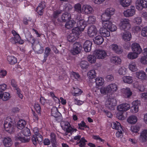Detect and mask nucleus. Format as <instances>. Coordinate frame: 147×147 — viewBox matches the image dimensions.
I'll return each instance as SVG.
<instances>
[{
  "instance_id": "nucleus-1",
  "label": "nucleus",
  "mask_w": 147,
  "mask_h": 147,
  "mask_svg": "<svg viewBox=\"0 0 147 147\" xmlns=\"http://www.w3.org/2000/svg\"><path fill=\"white\" fill-rule=\"evenodd\" d=\"M118 89L117 85L115 83L111 84L106 87H102L100 89L101 94H103L112 93L116 92Z\"/></svg>"
},
{
  "instance_id": "nucleus-2",
  "label": "nucleus",
  "mask_w": 147,
  "mask_h": 147,
  "mask_svg": "<svg viewBox=\"0 0 147 147\" xmlns=\"http://www.w3.org/2000/svg\"><path fill=\"white\" fill-rule=\"evenodd\" d=\"M4 127L5 131L10 134L14 132V126L13 122V119L9 117H7L4 123Z\"/></svg>"
},
{
  "instance_id": "nucleus-3",
  "label": "nucleus",
  "mask_w": 147,
  "mask_h": 147,
  "mask_svg": "<svg viewBox=\"0 0 147 147\" xmlns=\"http://www.w3.org/2000/svg\"><path fill=\"white\" fill-rule=\"evenodd\" d=\"M131 24L129 19L127 18H123L120 20L119 24V29L121 30H129L131 28Z\"/></svg>"
},
{
  "instance_id": "nucleus-4",
  "label": "nucleus",
  "mask_w": 147,
  "mask_h": 147,
  "mask_svg": "<svg viewBox=\"0 0 147 147\" xmlns=\"http://www.w3.org/2000/svg\"><path fill=\"white\" fill-rule=\"evenodd\" d=\"M81 14H80L79 17H77V23H76V27L74 28H78V30L79 31V34H80L82 31H83L85 27L87 26V22L81 19L80 18Z\"/></svg>"
},
{
  "instance_id": "nucleus-5",
  "label": "nucleus",
  "mask_w": 147,
  "mask_h": 147,
  "mask_svg": "<svg viewBox=\"0 0 147 147\" xmlns=\"http://www.w3.org/2000/svg\"><path fill=\"white\" fill-rule=\"evenodd\" d=\"M12 33L14 37L10 38V41L13 44H16L18 43L20 44H22L24 41L23 40L21 39L20 37L19 34L17 33L15 31H12Z\"/></svg>"
},
{
  "instance_id": "nucleus-6",
  "label": "nucleus",
  "mask_w": 147,
  "mask_h": 147,
  "mask_svg": "<svg viewBox=\"0 0 147 147\" xmlns=\"http://www.w3.org/2000/svg\"><path fill=\"white\" fill-rule=\"evenodd\" d=\"M136 9L138 11H142L147 8V0H136L135 2Z\"/></svg>"
},
{
  "instance_id": "nucleus-7",
  "label": "nucleus",
  "mask_w": 147,
  "mask_h": 147,
  "mask_svg": "<svg viewBox=\"0 0 147 147\" xmlns=\"http://www.w3.org/2000/svg\"><path fill=\"white\" fill-rule=\"evenodd\" d=\"M78 28H74L72 30V32L69 34L67 37V40L70 42L74 41L78 38L80 34Z\"/></svg>"
},
{
  "instance_id": "nucleus-8",
  "label": "nucleus",
  "mask_w": 147,
  "mask_h": 147,
  "mask_svg": "<svg viewBox=\"0 0 147 147\" xmlns=\"http://www.w3.org/2000/svg\"><path fill=\"white\" fill-rule=\"evenodd\" d=\"M93 54L98 59H104L107 56L106 51L102 49L95 50Z\"/></svg>"
},
{
  "instance_id": "nucleus-9",
  "label": "nucleus",
  "mask_w": 147,
  "mask_h": 147,
  "mask_svg": "<svg viewBox=\"0 0 147 147\" xmlns=\"http://www.w3.org/2000/svg\"><path fill=\"white\" fill-rule=\"evenodd\" d=\"M106 106L110 110L114 109V107L117 104V101L115 98H109L106 101Z\"/></svg>"
},
{
  "instance_id": "nucleus-10",
  "label": "nucleus",
  "mask_w": 147,
  "mask_h": 147,
  "mask_svg": "<svg viewBox=\"0 0 147 147\" xmlns=\"http://www.w3.org/2000/svg\"><path fill=\"white\" fill-rule=\"evenodd\" d=\"M136 13V10L134 6H130L129 8L124 11L123 12L124 16L127 18L132 17Z\"/></svg>"
},
{
  "instance_id": "nucleus-11",
  "label": "nucleus",
  "mask_w": 147,
  "mask_h": 147,
  "mask_svg": "<svg viewBox=\"0 0 147 147\" xmlns=\"http://www.w3.org/2000/svg\"><path fill=\"white\" fill-rule=\"evenodd\" d=\"M102 26L104 28H107L111 32L115 31L117 29L116 26L110 21H107L106 22H104L102 23Z\"/></svg>"
},
{
  "instance_id": "nucleus-12",
  "label": "nucleus",
  "mask_w": 147,
  "mask_h": 147,
  "mask_svg": "<svg viewBox=\"0 0 147 147\" xmlns=\"http://www.w3.org/2000/svg\"><path fill=\"white\" fill-rule=\"evenodd\" d=\"M81 45L78 42L74 44L72 49L70 51L71 53L73 55H75L80 53L82 49Z\"/></svg>"
},
{
  "instance_id": "nucleus-13",
  "label": "nucleus",
  "mask_w": 147,
  "mask_h": 147,
  "mask_svg": "<svg viewBox=\"0 0 147 147\" xmlns=\"http://www.w3.org/2000/svg\"><path fill=\"white\" fill-rule=\"evenodd\" d=\"M93 9L92 6L88 4L83 5L82 6V13L85 14H90L93 13Z\"/></svg>"
},
{
  "instance_id": "nucleus-14",
  "label": "nucleus",
  "mask_w": 147,
  "mask_h": 147,
  "mask_svg": "<svg viewBox=\"0 0 147 147\" xmlns=\"http://www.w3.org/2000/svg\"><path fill=\"white\" fill-rule=\"evenodd\" d=\"M97 29L94 26H91L88 28L87 33L90 37H93L97 34Z\"/></svg>"
},
{
  "instance_id": "nucleus-15",
  "label": "nucleus",
  "mask_w": 147,
  "mask_h": 147,
  "mask_svg": "<svg viewBox=\"0 0 147 147\" xmlns=\"http://www.w3.org/2000/svg\"><path fill=\"white\" fill-rule=\"evenodd\" d=\"M131 48L133 52L138 55L141 53L142 51V49L140 45L138 43H133L131 45Z\"/></svg>"
},
{
  "instance_id": "nucleus-16",
  "label": "nucleus",
  "mask_w": 147,
  "mask_h": 147,
  "mask_svg": "<svg viewBox=\"0 0 147 147\" xmlns=\"http://www.w3.org/2000/svg\"><path fill=\"white\" fill-rule=\"evenodd\" d=\"M140 141L141 142H145L147 141V129H144L140 133L139 138Z\"/></svg>"
},
{
  "instance_id": "nucleus-17",
  "label": "nucleus",
  "mask_w": 147,
  "mask_h": 147,
  "mask_svg": "<svg viewBox=\"0 0 147 147\" xmlns=\"http://www.w3.org/2000/svg\"><path fill=\"white\" fill-rule=\"evenodd\" d=\"M121 92L123 96L126 98H129L132 94V91L128 87L121 89Z\"/></svg>"
},
{
  "instance_id": "nucleus-18",
  "label": "nucleus",
  "mask_w": 147,
  "mask_h": 147,
  "mask_svg": "<svg viewBox=\"0 0 147 147\" xmlns=\"http://www.w3.org/2000/svg\"><path fill=\"white\" fill-rule=\"evenodd\" d=\"M43 138L41 134H39L37 136L33 135L32 138L33 144L36 145L37 143L40 144L42 141Z\"/></svg>"
},
{
  "instance_id": "nucleus-19",
  "label": "nucleus",
  "mask_w": 147,
  "mask_h": 147,
  "mask_svg": "<svg viewBox=\"0 0 147 147\" xmlns=\"http://www.w3.org/2000/svg\"><path fill=\"white\" fill-rule=\"evenodd\" d=\"M130 108L129 104L127 103L120 104L117 107V109L119 111H125L129 110Z\"/></svg>"
},
{
  "instance_id": "nucleus-20",
  "label": "nucleus",
  "mask_w": 147,
  "mask_h": 147,
  "mask_svg": "<svg viewBox=\"0 0 147 147\" xmlns=\"http://www.w3.org/2000/svg\"><path fill=\"white\" fill-rule=\"evenodd\" d=\"M46 3L44 1L40 3L36 8V11L39 15H42L45 8V7Z\"/></svg>"
},
{
  "instance_id": "nucleus-21",
  "label": "nucleus",
  "mask_w": 147,
  "mask_h": 147,
  "mask_svg": "<svg viewBox=\"0 0 147 147\" xmlns=\"http://www.w3.org/2000/svg\"><path fill=\"white\" fill-rule=\"evenodd\" d=\"M109 48L116 53H121L123 51V49L121 47L117 45L113 44L109 46Z\"/></svg>"
},
{
  "instance_id": "nucleus-22",
  "label": "nucleus",
  "mask_w": 147,
  "mask_h": 147,
  "mask_svg": "<svg viewBox=\"0 0 147 147\" xmlns=\"http://www.w3.org/2000/svg\"><path fill=\"white\" fill-rule=\"evenodd\" d=\"M136 74L137 78L141 80H145L147 78V76L145 72L142 70L136 72Z\"/></svg>"
},
{
  "instance_id": "nucleus-23",
  "label": "nucleus",
  "mask_w": 147,
  "mask_h": 147,
  "mask_svg": "<svg viewBox=\"0 0 147 147\" xmlns=\"http://www.w3.org/2000/svg\"><path fill=\"white\" fill-rule=\"evenodd\" d=\"M123 40L125 42L129 41L131 38V33L129 31H125L123 33L122 35Z\"/></svg>"
},
{
  "instance_id": "nucleus-24",
  "label": "nucleus",
  "mask_w": 147,
  "mask_h": 147,
  "mask_svg": "<svg viewBox=\"0 0 147 147\" xmlns=\"http://www.w3.org/2000/svg\"><path fill=\"white\" fill-rule=\"evenodd\" d=\"M92 42L88 40L86 41L84 44L83 47L86 52H90L91 49Z\"/></svg>"
},
{
  "instance_id": "nucleus-25",
  "label": "nucleus",
  "mask_w": 147,
  "mask_h": 147,
  "mask_svg": "<svg viewBox=\"0 0 147 147\" xmlns=\"http://www.w3.org/2000/svg\"><path fill=\"white\" fill-rule=\"evenodd\" d=\"M107 29V28H104L102 26L99 30L100 34L105 37L109 36L110 35V32Z\"/></svg>"
},
{
  "instance_id": "nucleus-26",
  "label": "nucleus",
  "mask_w": 147,
  "mask_h": 147,
  "mask_svg": "<svg viewBox=\"0 0 147 147\" xmlns=\"http://www.w3.org/2000/svg\"><path fill=\"white\" fill-rule=\"evenodd\" d=\"M3 144L5 147H10L12 144L11 139L9 137H5L3 140Z\"/></svg>"
},
{
  "instance_id": "nucleus-27",
  "label": "nucleus",
  "mask_w": 147,
  "mask_h": 147,
  "mask_svg": "<svg viewBox=\"0 0 147 147\" xmlns=\"http://www.w3.org/2000/svg\"><path fill=\"white\" fill-rule=\"evenodd\" d=\"M119 4L123 7H127L132 3V0H119Z\"/></svg>"
},
{
  "instance_id": "nucleus-28",
  "label": "nucleus",
  "mask_w": 147,
  "mask_h": 147,
  "mask_svg": "<svg viewBox=\"0 0 147 147\" xmlns=\"http://www.w3.org/2000/svg\"><path fill=\"white\" fill-rule=\"evenodd\" d=\"M138 121L137 117L135 115H132L128 117L127 119V122L131 124L136 123Z\"/></svg>"
},
{
  "instance_id": "nucleus-29",
  "label": "nucleus",
  "mask_w": 147,
  "mask_h": 147,
  "mask_svg": "<svg viewBox=\"0 0 147 147\" xmlns=\"http://www.w3.org/2000/svg\"><path fill=\"white\" fill-rule=\"evenodd\" d=\"M16 139L17 140H20L23 142H28L29 139L28 138H26L25 137H23L21 133L18 134L16 137Z\"/></svg>"
},
{
  "instance_id": "nucleus-30",
  "label": "nucleus",
  "mask_w": 147,
  "mask_h": 147,
  "mask_svg": "<svg viewBox=\"0 0 147 147\" xmlns=\"http://www.w3.org/2000/svg\"><path fill=\"white\" fill-rule=\"evenodd\" d=\"M7 59L9 63L11 65H14L17 62L16 57L13 56H8L7 57Z\"/></svg>"
},
{
  "instance_id": "nucleus-31",
  "label": "nucleus",
  "mask_w": 147,
  "mask_h": 147,
  "mask_svg": "<svg viewBox=\"0 0 147 147\" xmlns=\"http://www.w3.org/2000/svg\"><path fill=\"white\" fill-rule=\"evenodd\" d=\"M128 68L130 71L133 72L136 71L138 70L136 64L134 61L130 63L128 65Z\"/></svg>"
},
{
  "instance_id": "nucleus-32",
  "label": "nucleus",
  "mask_w": 147,
  "mask_h": 147,
  "mask_svg": "<svg viewBox=\"0 0 147 147\" xmlns=\"http://www.w3.org/2000/svg\"><path fill=\"white\" fill-rule=\"evenodd\" d=\"M61 18L63 22H65L71 19V14L67 12H65L62 14Z\"/></svg>"
},
{
  "instance_id": "nucleus-33",
  "label": "nucleus",
  "mask_w": 147,
  "mask_h": 147,
  "mask_svg": "<svg viewBox=\"0 0 147 147\" xmlns=\"http://www.w3.org/2000/svg\"><path fill=\"white\" fill-rule=\"evenodd\" d=\"M93 40L95 44L98 45H100L103 42L104 39L102 36H98L94 39Z\"/></svg>"
},
{
  "instance_id": "nucleus-34",
  "label": "nucleus",
  "mask_w": 147,
  "mask_h": 147,
  "mask_svg": "<svg viewBox=\"0 0 147 147\" xmlns=\"http://www.w3.org/2000/svg\"><path fill=\"white\" fill-rule=\"evenodd\" d=\"M76 24V22L74 20H71L67 22L65 24V28L67 29H70Z\"/></svg>"
},
{
  "instance_id": "nucleus-35",
  "label": "nucleus",
  "mask_w": 147,
  "mask_h": 147,
  "mask_svg": "<svg viewBox=\"0 0 147 147\" xmlns=\"http://www.w3.org/2000/svg\"><path fill=\"white\" fill-rule=\"evenodd\" d=\"M26 124V121L23 120H20L18 122L17 127L18 129H21L24 128Z\"/></svg>"
},
{
  "instance_id": "nucleus-36",
  "label": "nucleus",
  "mask_w": 147,
  "mask_h": 147,
  "mask_svg": "<svg viewBox=\"0 0 147 147\" xmlns=\"http://www.w3.org/2000/svg\"><path fill=\"white\" fill-rule=\"evenodd\" d=\"M111 62L115 64H119L121 62V58L118 56H115L111 57Z\"/></svg>"
},
{
  "instance_id": "nucleus-37",
  "label": "nucleus",
  "mask_w": 147,
  "mask_h": 147,
  "mask_svg": "<svg viewBox=\"0 0 147 147\" xmlns=\"http://www.w3.org/2000/svg\"><path fill=\"white\" fill-rule=\"evenodd\" d=\"M122 79L125 83L128 84L132 83L133 80V77L130 76H124L122 78Z\"/></svg>"
},
{
  "instance_id": "nucleus-38",
  "label": "nucleus",
  "mask_w": 147,
  "mask_h": 147,
  "mask_svg": "<svg viewBox=\"0 0 147 147\" xmlns=\"http://www.w3.org/2000/svg\"><path fill=\"white\" fill-rule=\"evenodd\" d=\"M96 57L94 55H89L87 57L88 61L91 64L94 63L96 61Z\"/></svg>"
},
{
  "instance_id": "nucleus-39",
  "label": "nucleus",
  "mask_w": 147,
  "mask_h": 147,
  "mask_svg": "<svg viewBox=\"0 0 147 147\" xmlns=\"http://www.w3.org/2000/svg\"><path fill=\"white\" fill-rule=\"evenodd\" d=\"M101 19L102 20V25L104 22H106L107 21H109V20L110 19V16L106 13V12L102 14L101 16Z\"/></svg>"
},
{
  "instance_id": "nucleus-40",
  "label": "nucleus",
  "mask_w": 147,
  "mask_h": 147,
  "mask_svg": "<svg viewBox=\"0 0 147 147\" xmlns=\"http://www.w3.org/2000/svg\"><path fill=\"white\" fill-rule=\"evenodd\" d=\"M106 13L109 15L110 17L114 15L115 12V9L113 8H107L105 11Z\"/></svg>"
},
{
  "instance_id": "nucleus-41",
  "label": "nucleus",
  "mask_w": 147,
  "mask_h": 147,
  "mask_svg": "<svg viewBox=\"0 0 147 147\" xmlns=\"http://www.w3.org/2000/svg\"><path fill=\"white\" fill-rule=\"evenodd\" d=\"M112 126L113 129L117 130L120 129H121V128H122L120 123L117 121L113 122L112 124Z\"/></svg>"
},
{
  "instance_id": "nucleus-42",
  "label": "nucleus",
  "mask_w": 147,
  "mask_h": 147,
  "mask_svg": "<svg viewBox=\"0 0 147 147\" xmlns=\"http://www.w3.org/2000/svg\"><path fill=\"white\" fill-rule=\"evenodd\" d=\"M127 69L124 66L119 68L117 70V72L120 75H125L127 73Z\"/></svg>"
},
{
  "instance_id": "nucleus-43",
  "label": "nucleus",
  "mask_w": 147,
  "mask_h": 147,
  "mask_svg": "<svg viewBox=\"0 0 147 147\" xmlns=\"http://www.w3.org/2000/svg\"><path fill=\"white\" fill-rule=\"evenodd\" d=\"M138 55L134 52H130L128 53L127 55V58L129 59H134L137 58Z\"/></svg>"
},
{
  "instance_id": "nucleus-44",
  "label": "nucleus",
  "mask_w": 147,
  "mask_h": 147,
  "mask_svg": "<svg viewBox=\"0 0 147 147\" xmlns=\"http://www.w3.org/2000/svg\"><path fill=\"white\" fill-rule=\"evenodd\" d=\"M87 142V141L85 138L83 137L81 138L80 140L77 142V144H78L80 147H85Z\"/></svg>"
},
{
  "instance_id": "nucleus-45",
  "label": "nucleus",
  "mask_w": 147,
  "mask_h": 147,
  "mask_svg": "<svg viewBox=\"0 0 147 147\" xmlns=\"http://www.w3.org/2000/svg\"><path fill=\"white\" fill-rule=\"evenodd\" d=\"M51 114L52 116L56 118L59 115L60 113L56 107H53L51 109Z\"/></svg>"
},
{
  "instance_id": "nucleus-46",
  "label": "nucleus",
  "mask_w": 147,
  "mask_h": 147,
  "mask_svg": "<svg viewBox=\"0 0 147 147\" xmlns=\"http://www.w3.org/2000/svg\"><path fill=\"white\" fill-rule=\"evenodd\" d=\"M95 82L96 85L101 86L103 85L104 82V79L101 77H97L95 80Z\"/></svg>"
},
{
  "instance_id": "nucleus-47",
  "label": "nucleus",
  "mask_w": 147,
  "mask_h": 147,
  "mask_svg": "<svg viewBox=\"0 0 147 147\" xmlns=\"http://www.w3.org/2000/svg\"><path fill=\"white\" fill-rule=\"evenodd\" d=\"M61 125L62 127L64 130H67L69 128L70 124L68 122L62 121L61 122Z\"/></svg>"
},
{
  "instance_id": "nucleus-48",
  "label": "nucleus",
  "mask_w": 147,
  "mask_h": 147,
  "mask_svg": "<svg viewBox=\"0 0 147 147\" xmlns=\"http://www.w3.org/2000/svg\"><path fill=\"white\" fill-rule=\"evenodd\" d=\"M74 7L75 11L80 13H82V6L80 4L78 3L75 4Z\"/></svg>"
},
{
  "instance_id": "nucleus-49",
  "label": "nucleus",
  "mask_w": 147,
  "mask_h": 147,
  "mask_svg": "<svg viewBox=\"0 0 147 147\" xmlns=\"http://www.w3.org/2000/svg\"><path fill=\"white\" fill-rule=\"evenodd\" d=\"M80 65L82 69H86L88 68L89 66V64L87 61L82 60L81 61L80 63Z\"/></svg>"
},
{
  "instance_id": "nucleus-50",
  "label": "nucleus",
  "mask_w": 147,
  "mask_h": 147,
  "mask_svg": "<svg viewBox=\"0 0 147 147\" xmlns=\"http://www.w3.org/2000/svg\"><path fill=\"white\" fill-rule=\"evenodd\" d=\"M87 76L89 79H92L96 76V73L94 70L90 71L87 73Z\"/></svg>"
},
{
  "instance_id": "nucleus-51",
  "label": "nucleus",
  "mask_w": 147,
  "mask_h": 147,
  "mask_svg": "<svg viewBox=\"0 0 147 147\" xmlns=\"http://www.w3.org/2000/svg\"><path fill=\"white\" fill-rule=\"evenodd\" d=\"M142 19L139 17H137L134 18L133 20V22L134 24H140L142 22Z\"/></svg>"
},
{
  "instance_id": "nucleus-52",
  "label": "nucleus",
  "mask_w": 147,
  "mask_h": 147,
  "mask_svg": "<svg viewBox=\"0 0 147 147\" xmlns=\"http://www.w3.org/2000/svg\"><path fill=\"white\" fill-rule=\"evenodd\" d=\"M96 20L95 16H90L88 17V20L87 21L88 24H90L94 23Z\"/></svg>"
},
{
  "instance_id": "nucleus-53",
  "label": "nucleus",
  "mask_w": 147,
  "mask_h": 147,
  "mask_svg": "<svg viewBox=\"0 0 147 147\" xmlns=\"http://www.w3.org/2000/svg\"><path fill=\"white\" fill-rule=\"evenodd\" d=\"M11 98L10 94L8 92L3 93L2 100L4 101L9 100Z\"/></svg>"
},
{
  "instance_id": "nucleus-54",
  "label": "nucleus",
  "mask_w": 147,
  "mask_h": 147,
  "mask_svg": "<svg viewBox=\"0 0 147 147\" xmlns=\"http://www.w3.org/2000/svg\"><path fill=\"white\" fill-rule=\"evenodd\" d=\"M74 89V94L73 95L75 96H78L81 94L82 92V91L81 89L78 88H73Z\"/></svg>"
},
{
  "instance_id": "nucleus-55",
  "label": "nucleus",
  "mask_w": 147,
  "mask_h": 147,
  "mask_svg": "<svg viewBox=\"0 0 147 147\" xmlns=\"http://www.w3.org/2000/svg\"><path fill=\"white\" fill-rule=\"evenodd\" d=\"M36 52L37 53L41 54L43 53L44 49L43 47L40 44H38L37 45L36 48Z\"/></svg>"
},
{
  "instance_id": "nucleus-56",
  "label": "nucleus",
  "mask_w": 147,
  "mask_h": 147,
  "mask_svg": "<svg viewBox=\"0 0 147 147\" xmlns=\"http://www.w3.org/2000/svg\"><path fill=\"white\" fill-rule=\"evenodd\" d=\"M24 135L26 136H29L30 135V129L27 128L26 127L23 130L22 132Z\"/></svg>"
},
{
  "instance_id": "nucleus-57",
  "label": "nucleus",
  "mask_w": 147,
  "mask_h": 147,
  "mask_svg": "<svg viewBox=\"0 0 147 147\" xmlns=\"http://www.w3.org/2000/svg\"><path fill=\"white\" fill-rule=\"evenodd\" d=\"M141 34L144 37H147V26H145L142 28L141 31Z\"/></svg>"
},
{
  "instance_id": "nucleus-58",
  "label": "nucleus",
  "mask_w": 147,
  "mask_h": 147,
  "mask_svg": "<svg viewBox=\"0 0 147 147\" xmlns=\"http://www.w3.org/2000/svg\"><path fill=\"white\" fill-rule=\"evenodd\" d=\"M140 61L142 64L144 65L147 64V56H142L141 57Z\"/></svg>"
},
{
  "instance_id": "nucleus-59",
  "label": "nucleus",
  "mask_w": 147,
  "mask_h": 147,
  "mask_svg": "<svg viewBox=\"0 0 147 147\" xmlns=\"http://www.w3.org/2000/svg\"><path fill=\"white\" fill-rule=\"evenodd\" d=\"M118 131L116 133V136L117 137L121 138L123 136V128L120 129L118 130Z\"/></svg>"
},
{
  "instance_id": "nucleus-60",
  "label": "nucleus",
  "mask_w": 147,
  "mask_h": 147,
  "mask_svg": "<svg viewBox=\"0 0 147 147\" xmlns=\"http://www.w3.org/2000/svg\"><path fill=\"white\" fill-rule=\"evenodd\" d=\"M139 129V127L136 125L132 126L131 127V130L133 132L137 133Z\"/></svg>"
},
{
  "instance_id": "nucleus-61",
  "label": "nucleus",
  "mask_w": 147,
  "mask_h": 147,
  "mask_svg": "<svg viewBox=\"0 0 147 147\" xmlns=\"http://www.w3.org/2000/svg\"><path fill=\"white\" fill-rule=\"evenodd\" d=\"M62 11L60 10H57L54 11L53 14V17L55 18H57L59 15L61 13Z\"/></svg>"
},
{
  "instance_id": "nucleus-62",
  "label": "nucleus",
  "mask_w": 147,
  "mask_h": 147,
  "mask_svg": "<svg viewBox=\"0 0 147 147\" xmlns=\"http://www.w3.org/2000/svg\"><path fill=\"white\" fill-rule=\"evenodd\" d=\"M34 108L36 111L38 113H40L41 108L38 102H36L34 105Z\"/></svg>"
},
{
  "instance_id": "nucleus-63",
  "label": "nucleus",
  "mask_w": 147,
  "mask_h": 147,
  "mask_svg": "<svg viewBox=\"0 0 147 147\" xmlns=\"http://www.w3.org/2000/svg\"><path fill=\"white\" fill-rule=\"evenodd\" d=\"M7 71L4 69H1L0 71V78H3L6 75Z\"/></svg>"
},
{
  "instance_id": "nucleus-64",
  "label": "nucleus",
  "mask_w": 147,
  "mask_h": 147,
  "mask_svg": "<svg viewBox=\"0 0 147 147\" xmlns=\"http://www.w3.org/2000/svg\"><path fill=\"white\" fill-rule=\"evenodd\" d=\"M132 106L138 107L140 104V101L138 100H136L134 101L131 103Z\"/></svg>"
}]
</instances>
